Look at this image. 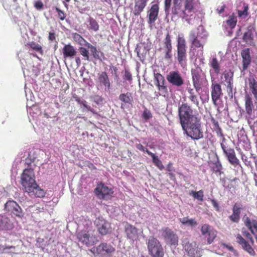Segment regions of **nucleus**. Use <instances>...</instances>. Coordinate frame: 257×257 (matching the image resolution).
Returning a JSON list of instances; mask_svg holds the SVG:
<instances>
[{
	"label": "nucleus",
	"mask_w": 257,
	"mask_h": 257,
	"mask_svg": "<svg viewBox=\"0 0 257 257\" xmlns=\"http://www.w3.org/2000/svg\"><path fill=\"white\" fill-rule=\"evenodd\" d=\"M21 184L30 196L43 197L45 195V191L36 183L34 173L32 169L24 170L21 176Z\"/></svg>",
	"instance_id": "1"
},
{
	"label": "nucleus",
	"mask_w": 257,
	"mask_h": 257,
	"mask_svg": "<svg viewBox=\"0 0 257 257\" xmlns=\"http://www.w3.org/2000/svg\"><path fill=\"white\" fill-rule=\"evenodd\" d=\"M181 2L182 0H173L172 13L189 21V18L193 16L199 7V0H185L183 7Z\"/></svg>",
	"instance_id": "2"
},
{
	"label": "nucleus",
	"mask_w": 257,
	"mask_h": 257,
	"mask_svg": "<svg viewBox=\"0 0 257 257\" xmlns=\"http://www.w3.org/2000/svg\"><path fill=\"white\" fill-rule=\"evenodd\" d=\"M208 37V33L202 26H199L197 29L192 30L189 36V40L194 47L200 48L197 55L200 57L203 56V46Z\"/></svg>",
	"instance_id": "3"
},
{
	"label": "nucleus",
	"mask_w": 257,
	"mask_h": 257,
	"mask_svg": "<svg viewBox=\"0 0 257 257\" xmlns=\"http://www.w3.org/2000/svg\"><path fill=\"white\" fill-rule=\"evenodd\" d=\"M184 133L194 141L202 139L204 137L201 118L198 117L182 126Z\"/></svg>",
	"instance_id": "4"
},
{
	"label": "nucleus",
	"mask_w": 257,
	"mask_h": 257,
	"mask_svg": "<svg viewBox=\"0 0 257 257\" xmlns=\"http://www.w3.org/2000/svg\"><path fill=\"white\" fill-rule=\"evenodd\" d=\"M177 59L182 67L186 66L187 47L186 40L183 34L178 35L177 38Z\"/></svg>",
	"instance_id": "5"
},
{
	"label": "nucleus",
	"mask_w": 257,
	"mask_h": 257,
	"mask_svg": "<svg viewBox=\"0 0 257 257\" xmlns=\"http://www.w3.org/2000/svg\"><path fill=\"white\" fill-rule=\"evenodd\" d=\"M181 126L199 117L196 112L187 103L182 104L178 109Z\"/></svg>",
	"instance_id": "6"
},
{
	"label": "nucleus",
	"mask_w": 257,
	"mask_h": 257,
	"mask_svg": "<svg viewBox=\"0 0 257 257\" xmlns=\"http://www.w3.org/2000/svg\"><path fill=\"white\" fill-rule=\"evenodd\" d=\"M245 117L249 123L257 115V99H253L251 95L246 94L244 97Z\"/></svg>",
	"instance_id": "7"
},
{
	"label": "nucleus",
	"mask_w": 257,
	"mask_h": 257,
	"mask_svg": "<svg viewBox=\"0 0 257 257\" xmlns=\"http://www.w3.org/2000/svg\"><path fill=\"white\" fill-rule=\"evenodd\" d=\"M149 254L152 257H163V248L160 241L154 237H150L147 242Z\"/></svg>",
	"instance_id": "8"
},
{
	"label": "nucleus",
	"mask_w": 257,
	"mask_h": 257,
	"mask_svg": "<svg viewBox=\"0 0 257 257\" xmlns=\"http://www.w3.org/2000/svg\"><path fill=\"white\" fill-rule=\"evenodd\" d=\"M244 235L248 239V242L244 240V239L239 234H238L236 237V241L242 247V248L248 252L250 254L253 255L254 251L251 246V245L253 244V240L251 237V234L247 232H244Z\"/></svg>",
	"instance_id": "9"
},
{
	"label": "nucleus",
	"mask_w": 257,
	"mask_h": 257,
	"mask_svg": "<svg viewBox=\"0 0 257 257\" xmlns=\"http://www.w3.org/2000/svg\"><path fill=\"white\" fill-rule=\"evenodd\" d=\"M192 77L193 86L196 91L198 92L201 89V85L206 81L205 76L200 69H197L192 71Z\"/></svg>",
	"instance_id": "10"
},
{
	"label": "nucleus",
	"mask_w": 257,
	"mask_h": 257,
	"mask_svg": "<svg viewBox=\"0 0 257 257\" xmlns=\"http://www.w3.org/2000/svg\"><path fill=\"white\" fill-rule=\"evenodd\" d=\"M182 245L184 250L191 257H200L201 256V250L198 247L195 242L189 243L187 239L182 240Z\"/></svg>",
	"instance_id": "11"
},
{
	"label": "nucleus",
	"mask_w": 257,
	"mask_h": 257,
	"mask_svg": "<svg viewBox=\"0 0 257 257\" xmlns=\"http://www.w3.org/2000/svg\"><path fill=\"white\" fill-rule=\"evenodd\" d=\"M95 250L96 253L102 257H112L115 251V248L111 244L101 243L97 247L91 249V251Z\"/></svg>",
	"instance_id": "12"
},
{
	"label": "nucleus",
	"mask_w": 257,
	"mask_h": 257,
	"mask_svg": "<svg viewBox=\"0 0 257 257\" xmlns=\"http://www.w3.org/2000/svg\"><path fill=\"white\" fill-rule=\"evenodd\" d=\"M77 237L80 242L87 246L93 245L96 240L95 237L89 233V230H86L78 232Z\"/></svg>",
	"instance_id": "13"
},
{
	"label": "nucleus",
	"mask_w": 257,
	"mask_h": 257,
	"mask_svg": "<svg viewBox=\"0 0 257 257\" xmlns=\"http://www.w3.org/2000/svg\"><path fill=\"white\" fill-rule=\"evenodd\" d=\"M96 85L98 89L104 88L105 91L108 92L110 88V82L107 73L102 72L98 74L96 80Z\"/></svg>",
	"instance_id": "14"
},
{
	"label": "nucleus",
	"mask_w": 257,
	"mask_h": 257,
	"mask_svg": "<svg viewBox=\"0 0 257 257\" xmlns=\"http://www.w3.org/2000/svg\"><path fill=\"white\" fill-rule=\"evenodd\" d=\"M98 231L102 235H105L111 231L110 223L102 217H98L94 221Z\"/></svg>",
	"instance_id": "15"
},
{
	"label": "nucleus",
	"mask_w": 257,
	"mask_h": 257,
	"mask_svg": "<svg viewBox=\"0 0 257 257\" xmlns=\"http://www.w3.org/2000/svg\"><path fill=\"white\" fill-rule=\"evenodd\" d=\"M221 147L224 155L227 158L229 162L234 166L239 165V161L236 158L235 153L233 149L225 146L223 143H221Z\"/></svg>",
	"instance_id": "16"
},
{
	"label": "nucleus",
	"mask_w": 257,
	"mask_h": 257,
	"mask_svg": "<svg viewBox=\"0 0 257 257\" xmlns=\"http://www.w3.org/2000/svg\"><path fill=\"white\" fill-rule=\"evenodd\" d=\"M233 76V72L230 71H225L221 76V83L227 87L228 93H232Z\"/></svg>",
	"instance_id": "17"
},
{
	"label": "nucleus",
	"mask_w": 257,
	"mask_h": 257,
	"mask_svg": "<svg viewBox=\"0 0 257 257\" xmlns=\"http://www.w3.org/2000/svg\"><path fill=\"white\" fill-rule=\"evenodd\" d=\"M5 209L20 218L22 217L24 214L20 206L13 200L8 201L5 204Z\"/></svg>",
	"instance_id": "18"
},
{
	"label": "nucleus",
	"mask_w": 257,
	"mask_h": 257,
	"mask_svg": "<svg viewBox=\"0 0 257 257\" xmlns=\"http://www.w3.org/2000/svg\"><path fill=\"white\" fill-rule=\"evenodd\" d=\"M95 193L99 198L108 199L113 193V191L111 189L101 183L98 184L95 188Z\"/></svg>",
	"instance_id": "19"
},
{
	"label": "nucleus",
	"mask_w": 257,
	"mask_h": 257,
	"mask_svg": "<svg viewBox=\"0 0 257 257\" xmlns=\"http://www.w3.org/2000/svg\"><path fill=\"white\" fill-rule=\"evenodd\" d=\"M155 84L157 86L160 95L165 96L167 92V88L165 85L164 77L159 73L154 74Z\"/></svg>",
	"instance_id": "20"
},
{
	"label": "nucleus",
	"mask_w": 257,
	"mask_h": 257,
	"mask_svg": "<svg viewBox=\"0 0 257 257\" xmlns=\"http://www.w3.org/2000/svg\"><path fill=\"white\" fill-rule=\"evenodd\" d=\"M166 78L170 83L175 86L180 87L184 83V80L178 71H171Z\"/></svg>",
	"instance_id": "21"
},
{
	"label": "nucleus",
	"mask_w": 257,
	"mask_h": 257,
	"mask_svg": "<svg viewBox=\"0 0 257 257\" xmlns=\"http://www.w3.org/2000/svg\"><path fill=\"white\" fill-rule=\"evenodd\" d=\"M14 227L13 220L6 214H0V230H12Z\"/></svg>",
	"instance_id": "22"
},
{
	"label": "nucleus",
	"mask_w": 257,
	"mask_h": 257,
	"mask_svg": "<svg viewBox=\"0 0 257 257\" xmlns=\"http://www.w3.org/2000/svg\"><path fill=\"white\" fill-rule=\"evenodd\" d=\"M201 233L205 237H208L207 242L211 244L216 236V231L210 225L205 224L203 225L201 229Z\"/></svg>",
	"instance_id": "23"
},
{
	"label": "nucleus",
	"mask_w": 257,
	"mask_h": 257,
	"mask_svg": "<svg viewBox=\"0 0 257 257\" xmlns=\"http://www.w3.org/2000/svg\"><path fill=\"white\" fill-rule=\"evenodd\" d=\"M162 236L165 238L166 242L171 245H176L178 242V237L171 229L165 228L161 231Z\"/></svg>",
	"instance_id": "24"
},
{
	"label": "nucleus",
	"mask_w": 257,
	"mask_h": 257,
	"mask_svg": "<svg viewBox=\"0 0 257 257\" xmlns=\"http://www.w3.org/2000/svg\"><path fill=\"white\" fill-rule=\"evenodd\" d=\"M222 95L221 86L217 83L212 82L211 85V97L214 105H217L216 102Z\"/></svg>",
	"instance_id": "25"
},
{
	"label": "nucleus",
	"mask_w": 257,
	"mask_h": 257,
	"mask_svg": "<svg viewBox=\"0 0 257 257\" xmlns=\"http://www.w3.org/2000/svg\"><path fill=\"white\" fill-rule=\"evenodd\" d=\"M241 54L242 58V67L240 68L241 74L244 75L245 70L247 69L250 63L249 50L248 49L243 50Z\"/></svg>",
	"instance_id": "26"
},
{
	"label": "nucleus",
	"mask_w": 257,
	"mask_h": 257,
	"mask_svg": "<svg viewBox=\"0 0 257 257\" xmlns=\"http://www.w3.org/2000/svg\"><path fill=\"white\" fill-rule=\"evenodd\" d=\"M148 1L149 0H135V6L132 10L133 14L136 16L140 15L146 6L147 3Z\"/></svg>",
	"instance_id": "27"
},
{
	"label": "nucleus",
	"mask_w": 257,
	"mask_h": 257,
	"mask_svg": "<svg viewBox=\"0 0 257 257\" xmlns=\"http://www.w3.org/2000/svg\"><path fill=\"white\" fill-rule=\"evenodd\" d=\"M125 231L128 239L134 241L138 238V230L133 225L126 224L125 226Z\"/></svg>",
	"instance_id": "28"
},
{
	"label": "nucleus",
	"mask_w": 257,
	"mask_h": 257,
	"mask_svg": "<svg viewBox=\"0 0 257 257\" xmlns=\"http://www.w3.org/2000/svg\"><path fill=\"white\" fill-rule=\"evenodd\" d=\"M159 10V7L157 4H154L152 6L148 14L149 24H152L156 21L158 16Z\"/></svg>",
	"instance_id": "29"
},
{
	"label": "nucleus",
	"mask_w": 257,
	"mask_h": 257,
	"mask_svg": "<svg viewBox=\"0 0 257 257\" xmlns=\"http://www.w3.org/2000/svg\"><path fill=\"white\" fill-rule=\"evenodd\" d=\"M255 36L254 29L253 26H250L248 27L247 31L244 33L243 39L246 43L251 45Z\"/></svg>",
	"instance_id": "30"
},
{
	"label": "nucleus",
	"mask_w": 257,
	"mask_h": 257,
	"mask_svg": "<svg viewBox=\"0 0 257 257\" xmlns=\"http://www.w3.org/2000/svg\"><path fill=\"white\" fill-rule=\"evenodd\" d=\"M242 205L235 203L233 207L232 215L229 216V219L234 222H238L240 218V213L242 209Z\"/></svg>",
	"instance_id": "31"
},
{
	"label": "nucleus",
	"mask_w": 257,
	"mask_h": 257,
	"mask_svg": "<svg viewBox=\"0 0 257 257\" xmlns=\"http://www.w3.org/2000/svg\"><path fill=\"white\" fill-rule=\"evenodd\" d=\"M85 24L87 29L90 31L97 32L99 30V25L97 21L92 18L88 17Z\"/></svg>",
	"instance_id": "32"
},
{
	"label": "nucleus",
	"mask_w": 257,
	"mask_h": 257,
	"mask_svg": "<svg viewBox=\"0 0 257 257\" xmlns=\"http://www.w3.org/2000/svg\"><path fill=\"white\" fill-rule=\"evenodd\" d=\"M86 47L90 50V51L93 57L96 59L102 61L104 59V56L102 53H100L96 48L88 43Z\"/></svg>",
	"instance_id": "33"
},
{
	"label": "nucleus",
	"mask_w": 257,
	"mask_h": 257,
	"mask_svg": "<svg viewBox=\"0 0 257 257\" xmlns=\"http://www.w3.org/2000/svg\"><path fill=\"white\" fill-rule=\"evenodd\" d=\"M76 51L72 45L68 44L65 45L63 48V53L64 57L73 58L76 54Z\"/></svg>",
	"instance_id": "34"
},
{
	"label": "nucleus",
	"mask_w": 257,
	"mask_h": 257,
	"mask_svg": "<svg viewBox=\"0 0 257 257\" xmlns=\"http://www.w3.org/2000/svg\"><path fill=\"white\" fill-rule=\"evenodd\" d=\"M243 221L245 225L251 231L252 234H254V228L257 232V221L254 220H251L248 217L244 216Z\"/></svg>",
	"instance_id": "35"
},
{
	"label": "nucleus",
	"mask_w": 257,
	"mask_h": 257,
	"mask_svg": "<svg viewBox=\"0 0 257 257\" xmlns=\"http://www.w3.org/2000/svg\"><path fill=\"white\" fill-rule=\"evenodd\" d=\"M248 6L244 3H240L237 7L238 16L241 18H245L248 15Z\"/></svg>",
	"instance_id": "36"
},
{
	"label": "nucleus",
	"mask_w": 257,
	"mask_h": 257,
	"mask_svg": "<svg viewBox=\"0 0 257 257\" xmlns=\"http://www.w3.org/2000/svg\"><path fill=\"white\" fill-rule=\"evenodd\" d=\"M250 90L254 98L257 99V82L252 76L248 78Z\"/></svg>",
	"instance_id": "37"
},
{
	"label": "nucleus",
	"mask_w": 257,
	"mask_h": 257,
	"mask_svg": "<svg viewBox=\"0 0 257 257\" xmlns=\"http://www.w3.org/2000/svg\"><path fill=\"white\" fill-rule=\"evenodd\" d=\"M91 224V221L87 217H82L79 221L78 226L79 228L83 227L84 229H86V230H87Z\"/></svg>",
	"instance_id": "38"
},
{
	"label": "nucleus",
	"mask_w": 257,
	"mask_h": 257,
	"mask_svg": "<svg viewBox=\"0 0 257 257\" xmlns=\"http://www.w3.org/2000/svg\"><path fill=\"white\" fill-rule=\"evenodd\" d=\"M73 40L80 45L86 46L88 43L82 37L77 33L73 34Z\"/></svg>",
	"instance_id": "39"
},
{
	"label": "nucleus",
	"mask_w": 257,
	"mask_h": 257,
	"mask_svg": "<svg viewBox=\"0 0 257 257\" xmlns=\"http://www.w3.org/2000/svg\"><path fill=\"white\" fill-rule=\"evenodd\" d=\"M149 156H150L152 158V161L153 163L159 169L162 170L164 168V166L161 162V161L159 160L158 157L156 156L154 154L152 153H149Z\"/></svg>",
	"instance_id": "40"
},
{
	"label": "nucleus",
	"mask_w": 257,
	"mask_h": 257,
	"mask_svg": "<svg viewBox=\"0 0 257 257\" xmlns=\"http://www.w3.org/2000/svg\"><path fill=\"white\" fill-rule=\"evenodd\" d=\"M180 221L185 225L195 226L196 225V222L193 219H189L188 217H183L179 219Z\"/></svg>",
	"instance_id": "41"
},
{
	"label": "nucleus",
	"mask_w": 257,
	"mask_h": 257,
	"mask_svg": "<svg viewBox=\"0 0 257 257\" xmlns=\"http://www.w3.org/2000/svg\"><path fill=\"white\" fill-rule=\"evenodd\" d=\"M210 66L214 69V71L216 73H218L219 72V64L216 58H213L210 62Z\"/></svg>",
	"instance_id": "42"
},
{
	"label": "nucleus",
	"mask_w": 257,
	"mask_h": 257,
	"mask_svg": "<svg viewBox=\"0 0 257 257\" xmlns=\"http://www.w3.org/2000/svg\"><path fill=\"white\" fill-rule=\"evenodd\" d=\"M79 51L85 60H89V51L86 48L81 47L79 48Z\"/></svg>",
	"instance_id": "43"
},
{
	"label": "nucleus",
	"mask_w": 257,
	"mask_h": 257,
	"mask_svg": "<svg viewBox=\"0 0 257 257\" xmlns=\"http://www.w3.org/2000/svg\"><path fill=\"white\" fill-rule=\"evenodd\" d=\"M211 121L213 124V128L216 131L217 135L221 136L222 135L221 133V130L219 126L218 121L215 120L214 118H212Z\"/></svg>",
	"instance_id": "44"
},
{
	"label": "nucleus",
	"mask_w": 257,
	"mask_h": 257,
	"mask_svg": "<svg viewBox=\"0 0 257 257\" xmlns=\"http://www.w3.org/2000/svg\"><path fill=\"white\" fill-rule=\"evenodd\" d=\"M119 99L125 103H130L131 102L130 94L128 93L120 94L119 96Z\"/></svg>",
	"instance_id": "45"
},
{
	"label": "nucleus",
	"mask_w": 257,
	"mask_h": 257,
	"mask_svg": "<svg viewBox=\"0 0 257 257\" xmlns=\"http://www.w3.org/2000/svg\"><path fill=\"white\" fill-rule=\"evenodd\" d=\"M237 20L234 16H230L229 19L226 21V24L231 29L235 27L236 24Z\"/></svg>",
	"instance_id": "46"
},
{
	"label": "nucleus",
	"mask_w": 257,
	"mask_h": 257,
	"mask_svg": "<svg viewBox=\"0 0 257 257\" xmlns=\"http://www.w3.org/2000/svg\"><path fill=\"white\" fill-rule=\"evenodd\" d=\"M164 44L166 50H172L171 37L168 34L165 39Z\"/></svg>",
	"instance_id": "47"
},
{
	"label": "nucleus",
	"mask_w": 257,
	"mask_h": 257,
	"mask_svg": "<svg viewBox=\"0 0 257 257\" xmlns=\"http://www.w3.org/2000/svg\"><path fill=\"white\" fill-rule=\"evenodd\" d=\"M78 102L83 105V106L84 107L85 109H87L88 111H90L92 112L93 113H96V112L95 110L92 109L90 106L88 105L87 104V102L84 100H78Z\"/></svg>",
	"instance_id": "48"
},
{
	"label": "nucleus",
	"mask_w": 257,
	"mask_h": 257,
	"mask_svg": "<svg viewBox=\"0 0 257 257\" xmlns=\"http://www.w3.org/2000/svg\"><path fill=\"white\" fill-rule=\"evenodd\" d=\"M193 195L195 198H196L200 201H202L203 200V192L201 190L199 191L198 192H194Z\"/></svg>",
	"instance_id": "49"
},
{
	"label": "nucleus",
	"mask_w": 257,
	"mask_h": 257,
	"mask_svg": "<svg viewBox=\"0 0 257 257\" xmlns=\"http://www.w3.org/2000/svg\"><path fill=\"white\" fill-rule=\"evenodd\" d=\"M189 100L196 106H199V101L196 95L194 96H188Z\"/></svg>",
	"instance_id": "50"
},
{
	"label": "nucleus",
	"mask_w": 257,
	"mask_h": 257,
	"mask_svg": "<svg viewBox=\"0 0 257 257\" xmlns=\"http://www.w3.org/2000/svg\"><path fill=\"white\" fill-rule=\"evenodd\" d=\"M15 248L14 246H5L0 245V252H9L8 250L10 249H14Z\"/></svg>",
	"instance_id": "51"
},
{
	"label": "nucleus",
	"mask_w": 257,
	"mask_h": 257,
	"mask_svg": "<svg viewBox=\"0 0 257 257\" xmlns=\"http://www.w3.org/2000/svg\"><path fill=\"white\" fill-rule=\"evenodd\" d=\"M123 79L125 80H128L130 82L132 81V76L131 73L128 70H125L124 71V74L123 76Z\"/></svg>",
	"instance_id": "52"
},
{
	"label": "nucleus",
	"mask_w": 257,
	"mask_h": 257,
	"mask_svg": "<svg viewBox=\"0 0 257 257\" xmlns=\"http://www.w3.org/2000/svg\"><path fill=\"white\" fill-rule=\"evenodd\" d=\"M136 148L144 152H146L149 155V153H151L150 151H149L147 149L145 148L141 144H137L136 145Z\"/></svg>",
	"instance_id": "53"
},
{
	"label": "nucleus",
	"mask_w": 257,
	"mask_h": 257,
	"mask_svg": "<svg viewBox=\"0 0 257 257\" xmlns=\"http://www.w3.org/2000/svg\"><path fill=\"white\" fill-rule=\"evenodd\" d=\"M34 7L38 10H41L43 9L44 5L41 1H38L34 4Z\"/></svg>",
	"instance_id": "54"
},
{
	"label": "nucleus",
	"mask_w": 257,
	"mask_h": 257,
	"mask_svg": "<svg viewBox=\"0 0 257 257\" xmlns=\"http://www.w3.org/2000/svg\"><path fill=\"white\" fill-rule=\"evenodd\" d=\"M214 171L216 172L220 173L222 170V165L219 162H217L215 166L213 168Z\"/></svg>",
	"instance_id": "55"
},
{
	"label": "nucleus",
	"mask_w": 257,
	"mask_h": 257,
	"mask_svg": "<svg viewBox=\"0 0 257 257\" xmlns=\"http://www.w3.org/2000/svg\"><path fill=\"white\" fill-rule=\"evenodd\" d=\"M31 47L38 52H40L42 50L41 47L38 44L32 43L30 45Z\"/></svg>",
	"instance_id": "56"
},
{
	"label": "nucleus",
	"mask_w": 257,
	"mask_h": 257,
	"mask_svg": "<svg viewBox=\"0 0 257 257\" xmlns=\"http://www.w3.org/2000/svg\"><path fill=\"white\" fill-rule=\"evenodd\" d=\"M56 10L58 12V17L62 21L64 20L65 18L64 12L58 8L56 9Z\"/></svg>",
	"instance_id": "57"
},
{
	"label": "nucleus",
	"mask_w": 257,
	"mask_h": 257,
	"mask_svg": "<svg viewBox=\"0 0 257 257\" xmlns=\"http://www.w3.org/2000/svg\"><path fill=\"white\" fill-rule=\"evenodd\" d=\"M172 0H165V11L167 12L170 9Z\"/></svg>",
	"instance_id": "58"
},
{
	"label": "nucleus",
	"mask_w": 257,
	"mask_h": 257,
	"mask_svg": "<svg viewBox=\"0 0 257 257\" xmlns=\"http://www.w3.org/2000/svg\"><path fill=\"white\" fill-rule=\"evenodd\" d=\"M143 116L146 119L150 118L152 116L151 112L148 110H144L143 112Z\"/></svg>",
	"instance_id": "59"
},
{
	"label": "nucleus",
	"mask_w": 257,
	"mask_h": 257,
	"mask_svg": "<svg viewBox=\"0 0 257 257\" xmlns=\"http://www.w3.org/2000/svg\"><path fill=\"white\" fill-rule=\"evenodd\" d=\"M211 202L213 207L215 208L216 210L218 211L219 210V205L217 202L214 199H212L211 200Z\"/></svg>",
	"instance_id": "60"
},
{
	"label": "nucleus",
	"mask_w": 257,
	"mask_h": 257,
	"mask_svg": "<svg viewBox=\"0 0 257 257\" xmlns=\"http://www.w3.org/2000/svg\"><path fill=\"white\" fill-rule=\"evenodd\" d=\"M93 101L97 104H99L102 102V99L100 97L97 96L94 97Z\"/></svg>",
	"instance_id": "61"
},
{
	"label": "nucleus",
	"mask_w": 257,
	"mask_h": 257,
	"mask_svg": "<svg viewBox=\"0 0 257 257\" xmlns=\"http://www.w3.org/2000/svg\"><path fill=\"white\" fill-rule=\"evenodd\" d=\"M241 158L242 160L244 162L246 165H250V162L248 161L247 158L246 156H245L244 155H242Z\"/></svg>",
	"instance_id": "62"
},
{
	"label": "nucleus",
	"mask_w": 257,
	"mask_h": 257,
	"mask_svg": "<svg viewBox=\"0 0 257 257\" xmlns=\"http://www.w3.org/2000/svg\"><path fill=\"white\" fill-rule=\"evenodd\" d=\"M171 51H172V50H170L169 51V50H166V54H165V59H169V58H171Z\"/></svg>",
	"instance_id": "63"
},
{
	"label": "nucleus",
	"mask_w": 257,
	"mask_h": 257,
	"mask_svg": "<svg viewBox=\"0 0 257 257\" xmlns=\"http://www.w3.org/2000/svg\"><path fill=\"white\" fill-rule=\"evenodd\" d=\"M49 39L50 41H53L55 39V36L53 33H49Z\"/></svg>",
	"instance_id": "64"
}]
</instances>
